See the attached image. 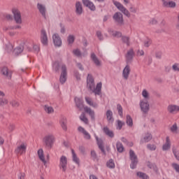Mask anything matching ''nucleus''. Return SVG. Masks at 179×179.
<instances>
[{
  "label": "nucleus",
  "instance_id": "nucleus-1",
  "mask_svg": "<svg viewBox=\"0 0 179 179\" xmlns=\"http://www.w3.org/2000/svg\"><path fill=\"white\" fill-rule=\"evenodd\" d=\"M101 83H99L96 87H94V80L90 74H88L87 78V87L90 89L92 93H94L95 96H100L101 94Z\"/></svg>",
  "mask_w": 179,
  "mask_h": 179
},
{
  "label": "nucleus",
  "instance_id": "nucleus-2",
  "mask_svg": "<svg viewBox=\"0 0 179 179\" xmlns=\"http://www.w3.org/2000/svg\"><path fill=\"white\" fill-rule=\"evenodd\" d=\"M75 103H76V107H78V108L79 109L80 111H82V110H85V113H87V114H89V115L91 117V119L92 120V121H94L95 117H94V110H92V108L85 106L83 104V99H80V98H78L76 97L74 99Z\"/></svg>",
  "mask_w": 179,
  "mask_h": 179
},
{
  "label": "nucleus",
  "instance_id": "nucleus-3",
  "mask_svg": "<svg viewBox=\"0 0 179 179\" xmlns=\"http://www.w3.org/2000/svg\"><path fill=\"white\" fill-rule=\"evenodd\" d=\"M54 142H55V137L52 134L46 135L43 138V143L46 148H48L49 149H51V148H52Z\"/></svg>",
  "mask_w": 179,
  "mask_h": 179
},
{
  "label": "nucleus",
  "instance_id": "nucleus-4",
  "mask_svg": "<svg viewBox=\"0 0 179 179\" xmlns=\"http://www.w3.org/2000/svg\"><path fill=\"white\" fill-rule=\"evenodd\" d=\"M113 3H114L115 6H116V8H117V9L120 10V12L125 15V16H127V17H131V13H129V11L126 9L125 7H124V6L121 4V3L116 1L115 0H113Z\"/></svg>",
  "mask_w": 179,
  "mask_h": 179
},
{
  "label": "nucleus",
  "instance_id": "nucleus-5",
  "mask_svg": "<svg viewBox=\"0 0 179 179\" xmlns=\"http://www.w3.org/2000/svg\"><path fill=\"white\" fill-rule=\"evenodd\" d=\"M129 157L131 161V164L130 165L131 169H136V166L138 165V157L135 154V152H134L132 150H129Z\"/></svg>",
  "mask_w": 179,
  "mask_h": 179
},
{
  "label": "nucleus",
  "instance_id": "nucleus-6",
  "mask_svg": "<svg viewBox=\"0 0 179 179\" xmlns=\"http://www.w3.org/2000/svg\"><path fill=\"white\" fill-rule=\"evenodd\" d=\"M13 18L17 23V24H22V14L20 13V11L17 9H13Z\"/></svg>",
  "mask_w": 179,
  "mask_h": 179
},
{
  "label": "nucleus",
  "instance_id": "nucleus-7",
  "mask_svg": "<svg viewBox=\"0 0 179 179\" xmlns=\"http://www.w3.org/2000/svg\"><path fill=\"white\" fill-rule=\"evenodd\" d=\"M113 17L115 23H117L120 26L124 24V17L122 16V13L117 12L113 15Z\"/></svg>",
  "mask_w": 179,
  "mask_h": 179
},
{
  "label": "nucleus",
  "instance_id": "nucleus-8",
  "mask_svg": "<svg viewBox=\"0 0 179 179\" xmlns=\"http://www.w3.org/2000/svg\"><path fill=\"white\" fill-rule=\"evenodd\" d=\"M66 76H67L66 65L63 64L62 66V73L59 78V81H60V83H62V85H64V83L66 82Z\"/></svg>",
  "mask_w": 179,
  "mask_h": 179
},
{
  "label": "nucleus",
  "instance_id": "nucleus-9",
  "mask_svg": "<svg viewBox=\"0 0 179 179\" xmlns=\"http://www.w3.org/2000/svg\"><path fill=\"white\" fill-rule=\"evenodd\" d=\"M134 57H135V52L134 51V49L131 48L125 55L126 63L131 64L134 59Z\"/></svg>",
  "mask_w": 179,
  "mask_h": 179
},
{
  "label": "nucleus",
  "instance_id": "nucleus-10",
  "mask_svg": "<svg viewBox=\"0 0 179 179\" xmlns=\"http://www.w3.org/2000/svg\"><path fill=\"white\" fill-rule=\"evenodd\" d=\"M52 40L55 47H61L62 45V39L59 36V34H54L52 35Z\"/></svg>",
  "mask_w": 179,
  "mask_h": 179
},
{
  "label": "nucleus",
  "instance_id": "nucleus-11",
  "mask_svg": "<svg viewBox=\"0 0 179 179\" xmlns=\"http://www.w3.org/2000/svg\"><path fill=\"white\" fill-rule=\"evenodd\" d=\"M26 149H27V145L22 143L20 145H18L15 150V153L16 155H23V153H26Z\"/></svg>",
  "mask_w": 179,
  "mask_h": 179
},
{
  "label": "nucleus",
  "instance_id": "nucleus-12",
  "mask_svg": "<svg viewBox=\"0 0 179 179\" xmlns=\"http://www.w3.org/2000/svg\"><path fill=\"white\" fill-rule=\"evenodd\" d=\"M140 107H141V111L144 114H148V113H149V110H150V106L149 103L148 101H140Z\"/></svg>",
  "mask_w": 179,
  "mask_h": 179
},
{
  "label": "nucleus",
  "instance_id": "nucleus-13",
  "mask_svg": "<svg viewBox=\"0 0 179 179\" xmlns=\"http://www.w3.org/2000/svg\"><path fill=\"white\" fill-rule=\"evenodd\" d=\"M68 164V159L65 156L60 157L59 168L62 169L63 171H66V166Z\"/></svg>",
  "mask_w": 179,
  "mask_h": 179
},
{
  "label": "nucleus",
  "instance_id": "nucleus-14",
  "mask_svg": "<svg viewBox=\"0 0 179 179\" xmlns=\"http://www.w3.org/2000/svg\"><path fill=\"white\" fill-rule=\"evenodd\" d=\"M41 41L43 45H48V37L45 29L41 30Z\"/></svg>",
  "mask_w": 179,
  "mask_h": 179
},
{
  "label": "nucleus",
  "instance_id": "nucleus-15",
  "mask_svg": "<svg viewBox=\"0 0 179 179\" xmlns=\"http://www.w3.org/2000/svg\"><path fill=\"white\" fill-rule=\"evenodd\" d=\"M129 73H131V66H129V64H127L122 71V77L124 79H125V80H128Z\"/></svg>",
  "mask_w": 179,
  "mask_h": 179
},
{
  "label": "nucleus",
  "instance_id": "nucleus-16",
  "mask_svg": "<svg viewBox=\"0 0 179 179\" xmlns=\"http://www.w3.org/2000/svg\"><path fill=\"white\" fill-rule=\"evenodd\" d=\"M37 8L38 9V11L40 12L41 15L44 17V19H47V16L45 13H47V8H45V6L38 3L37 4Z\"/></svg>",
  "mask_w": 179,
  "mask_h": 179
},
{
  "label": "nucleus",
  "instance_id": "nucleus-17",
  "mask_svg": "<svg viewBox=\"0 0 179 179\" xmlns=\"http://www.w3.org/2000/svg\"><path fill=\"white\" fill-rule=\"evenodd\" d=\"M82 2L84 6L89 8L90 10H96V6H94V3H93L90 0H82Z\"/></svg>",
  "mask_w": 179,
  "mask_h": 179
},
{
  "label": "nucleus",
  "instance_id": "nucleus-18",
  "mask_svg": "<svg viewBox=\"0 0 179 179\" xmlns=\"http://www.w3.org/2000/svg\"><path fill=\"white\" fill-rule=\"evenodd\" d=\"M152 134L150 133H147L145 134V136L141 139L140 141V145H143V143H148V142H150V141H152Z\"/></svg>",
  "mask_w": 179,
  "mask_h": 179
},
{
  "label": "nucleus",
  "instance_id": "nucleus-19",
  "mask_svg": "<svg viewBox=\"0 0 179 179\" xmlns=\"http://www.w3.org/2000/svg\"><path fill=\"white\" fill-rule=\"evenodd\" d=\"M1 73L7 79H12V72L10 71H9L8 67H3L1 69Z\"/></svg>",
  "mask_w": 179,
  "mask_h": 179
},
{
  "label": "nucleus",
  "instance_id": "nucleus-20",
  "mask_svg": "<svg viewBox=\"0 0 179 179\" xmlns=\"http://www.w3.org/2000/svg\"><path fill=\"white\" fill-rule=\"evenodd\" d=\"M76 13L78 15L83 13V6H82V3H80V1H77L76 3Z\"/></svg>",
  "mask_w": 179,
  "mask_h": 179
},
{
  "label": "nucleus",
  "instance_id": "nucleus-21",
  "mask_svg": "<svg viewBox=\"0 0 179 179\" xmlns=\"http://www.w3.org/2000/svg\"><path fill=\"white\" fill-rule=\"evenodd\" d=\"M95 138L97 142V145L99 146V148L102 152L103 155H106V150H104V145L103 144V140L101 138H99L97 136H95Z\"/></svg>",
  "mask_w": 179,
  "mask_h": 179
},
{
  "label": "nucleus",
  "instance_id": "nucleus-22",
  "mask_svg": "<svg viewBox=\"0 0 179 179\" xmlns=\"http://www.w3.org/2000/svg\"><path fill=\"white\" fill-rule=\"evenodd\" d=\"M167 110L170 113V114L179 113V106L177 105H169L167 108Z\"/></svg>",
  "mask_w": 179,
  "mask_h": 179
},
{
  "label": "nucleus",
  "instance_id": "nucleus-23",
  "mask_svg": "<svg viewBox=\"0 0 179 179\" xmlns=\"http://www.w3.org/2000/svg\"><path fill=\"white\" fill-rule=\"evenodd\" d=\"M38 156L39 160H41L44 166H45L47 164V161H45V157H44V151L43 150V149H39L38 150Z\"/></svg>",
  "mask_w": 179,
  "mask_h": 179
},
{
  "label": "nucleus",
  "instance_id": "nucleus-24",
  "mask_svg": "<svg viewBox=\"0 0 179 179\" xmlns=\"http://www.w3.org/2000/svg\"><path fill=\"white\" fill-rule=\"evenodd\" d=\"M91 59L96 66H101V62L99 60L94 52L91 53Z\"/></svg>",
  "mask_w": 179,
  "mask_h": 179
},
{
  "label": "nucleus",
  "instance_id": "nucleus-25",
  "mask_svg": "<svg viewBox=\"0 0 179 179\" xmlns=\"http://www.w3.org/2000/svg\"><path fill=\"white\" fill-rule=\"evenodd\" d=\"M163 2L164 6L165 8H176V2L171 1H166V0H162Z\"/></svg>",
  "mask_w": 179,
  "mask_h": 179
},
{
  "label": "nucleus",
  "instance_id": "nucleus-26",
  "mask_svg": "<svg viewBox=\"0 0 179 179\" xmlns=\"http://www.w3.org/2000/svg\"><path fill=\"white\" fill-rule=\"evenodd\" d=\"M103 131L104 134H106L107 136H109V138L114 137V132L110 130V129L108 127H104Z\"/></svg>",
  "mask_w": 179,
  "mask_h": 179
},
{
  "label": "nucleus",
  "instance_id": "nucleus-27",
  "mask_svg": "<svg viewBox=\"0 0 179 179\" xmlns=\"http://www.w3.org/2000/svg\"><path fill=\"white\" fill-rule=\"evenodd\" d=\"M106 120L108 122H114V117H113V111H111V110H108L106 111Z\"/></svg>",
  "mask_w": 179,
  "mask_h": 179
},
{
  "label": "nucleus",
  "instance_id": "nucleus-28",
  "mask_svg": "<svg viewBox=\"0 0 179 179\" xmlns=\"http://www.w3.org/2000/svg\"><path fill=\"white\" fill-rule=\"evenodd\" d=\"M171 148V144L170 143V138L167 136L166 138V143L163 145L162 149L163 150H169Z\"/></svg>",
  "mask_w": 179,
  "mask_h": 179
},
{
  "label": "nucleus",
  "instance_id": "nucleus-29",
  "mask_svg": "<svg viewBox=\"0 0 179 179\" xmlns=\"http://www.w3.org/2000/svg\"><path fill=\"white\" fill-rule=\"evenodd\" d=\"M85 101L89 105L91 106V107H94V108H96L97 104L94 103L92 99L89 96H85Z\"/></svg>",
  "mask_w": 179,
  "mask_h": 179
},
{
  "label": "nucleus",
  "instance_id": "nucleus-30",
  "mask_svg": "<svg viewBox=\"0 0 179 179\" xmlns=\"http://www.w3.org/2000/svg\"><path fill=\"white\" fill-rule=\"evenodd\" d=\"M129 40H131L129 36H122V43L126 44L127 47H129L131 45V42L129 41Z\"/></svg>",
  "mask_w": 179,
  "mask_h": 179
},
{
  "label": "nucleus",
  "instance_id": "nucleus-31",
  "mask_svg": "<svg viewBox=\"0 0 179 179\" xmlns=\"http://www.w3.org/2000/svg\"><path fill=\"white\" fill-rule=\"evenodd\" d=\"M23 45H20L14 49L13 53L15 55H19V54H22L23 52Z\"/></svg>",
  "mask_w": 179,
  "mask_h": 179
},
{
  "label": "nucleus",
  "instance_id": "nucleus-32",
  "mask_svg": "<svg viewBox=\"0 0 179 179\" xmlns=\"http://www.w3.org/2000/svg\"><path fill=\"white\" fill-rule=\"evenodd\" d=\"M147 166H148V167H149V169L154 170V171H155V173H157L159 171V169H157V166H156L155 164L148 162H147Z\"/></svg>",
  "mask_w": 179,
  "mask_h": 179
},
{
  "label": "nucleus",
  "instance_id": "nucleus-33",
  "mask_svg": "<svg viewBox=\"0 0 179 179\" xmlns=\"http://www.w3.org/2000/svg\"><path fill=\"white\" fill-rule=\"evenodd\" d=\"M116 148H117V152H119V153H122L124 152V145H122V143L120 141H117L116 143Z\"/></svg>",
  "mask_w": 179,
  "mask_h": 179
},
{
  "label": "nucleus",
  "instance_id": "nucleus-34",
  "mask_svg": "<svg viewBox=\"0 0 179 179\" xmlns=\"http://www.w3.org/2000/svg\"><path fill=\"white\" fill-rule=\"evenodd\" d=\"M44 110L47 114H52V113H54V108L52 106H50L48 105H45Z\"/></svg>",
  "mask_w": 179,
  "mask_h": 179
},
{
  "label": "nucleus",
  "instance_id": "nucleus-35",
  "mask_svg": "<svg viewBox=\"0 0 179 179\" xmlns=\"http://www.w3.org/2000/svg\"><path fill=\"white\" fill-rule=\"evenodd\" d=\"M126 123L129 127H133L134 125V121L132 120V117H131V115H127V117Z\"/></svg>",
  "mask_w": 179,
  "mask_h": 179
},
{
  "label": "nucleus",
  "instance_id": "nucleus-36",
  "mask_svg": "<svg viewBox=\"0 0 179 179\" xmlns=\"http://www.w3.org/2000/svg\"><path fill=\"white\" fill-rule=\"evenodd\" d=\"M67 42L69 45H72V44H73V43L75 42V36L69 35L67 37Z\"/></svg>",
  "mask_w": 179,
  "mask_h": 179
},
{
  "label": "nucleus",
  "instance_id": "nucleus-37",
  "mask_svg": "<svg viewBox=\"0 0 179 179\" xmlns=\"http://www.w3.org/2000/svg\"><path fill=\"white\" fill-rule=\"evenodd\" d=\"M71 153L73 155V161L74 162V163H76V164H79L80 163L79 158H78V156H76V153H75V150H71Z\"/></svg>",
  "mask_w": 179,
  "mask_h": 179
},
{
  "label": "nucleus",
  "instance_id": "nucleus-38",
  "mask_svg": "<svg viewBox=\"0 0 179 179\" xmlns=\"http://www.w3.org/2000/svg\"><path fill=\"white\" fill-rule=\"evenodd\" d=\"M60 124H61V127H62V129L64 131H66L67 127H66V118L63 117L61 120H60Z\"/></svg>",
  "mask_w": 179,
  "mask_h": 179
},
{
  "label": "nucleus",
  "instance_id": "nucleus-39",
  "mask_svg": "<svg viewBox=\"0 0 179 179\" xmlns=\"http://www.w3.org/2000/svg\"><path fill=\"white\" fill-rule=\"evenodd\" d=\"M137 176L142 179H149V176L143 172H137Z\"/></svg>",
  "mask_w": 179,
  "mask_h": 179
},
{
  "label": "nucleus",
  "instance_id": "nucleus-40",
  "mask_svg": "<svg viewBox=\"0 0 179 179\" xmlns=\"http://www.w3.org/2000/svg\"><path fill=\"white\" fill-rule=\"evenodd\" d=\"M80 120H81L85 124H89V120L87 119V117H86V115L85 114V113H83L80 115Z\"/></svg>",
  "mask_w": 179,
  "mask_h": 179
},
{
  "label": "nucleus",
  "instance_id": "nucleus-41",
  "mask_svg": "<svg viewBox=\"0 0 179 179\" xmlns=\"http://www.w3.org/2000/svg\"><path fill=\"white\" fill-rule=\"evenodd\" d=\"M171 132H172L173 134H178V132L177 131H178V127H177V123H175L173 124L172 127H171Z\"/></svg>",
  "mask_w": 179,
  "mask_h": 179
},
{
  "label": "nucleus",
  "instance_id": "nucleus-42",
  "mask_svg": "<svg viewBox=\"0 0 179 179\" xmlns=\"http://www.w3.org/2000/svg\"><path fill=\"white\" fill-rule=\"evenodd\" d=\"M73 54L78 57V58L82 57V52L79 49H75L73 50Z\"/></svg>",
  "mask_w": 179,
  "mask_h": 179
},
{
  "label": "nucleus",
  "instance_id": "nucleus-43",
  "mask_svg": "<svg viewBox=\"0 0 179 179\" xmlns=\"http://www.w3.org/2000/svg\"><path fill=\"white\" fill-rule=\"evenodd\" d=\"M106 166L109 169H114V167H115V164H114V161H113V159H109L106 164Z\"/></svg>",
  "mask_w": 179,
  "mask_h": 179
},
{
  "label": "nucleus",
  "instance_id": "nucleus-44",
  "mask_svg": "<svg viewBox=\"0 0 179 179\" xmlns=\"http://www.w3.org/2000/svg\"><path fill=\"white\" fill-rule=\"evenodd\" d=\"M8 99L5 98H0V106L3 107V106L8 104Z\"/></svg>",
  "mask_w": 179,
  "mask_h": 179
},
{
  "label": "nucleus",
  "instance_id": "nucleus-45",
  "mask_svg": "<svg viewBox=\"0 0 179 179\" xmlns=\"http://www.w3.org/2000/svg\"><path fill=\"white\" fill-rule=\"evenodd\" d=\"M10 104L12 106V107H19V106H20V103H19V102L16 100H13L11 101H10Z\"/></svg>",
  "mask_w": 179,
  "mask_h": 179
},
{
  "label": "nucleus",
  "instance_id": "nucleus-46",
  "mask_svg": "<svg viewBox=\"0 0 179 179\" xmlns=\"http://www.w3.org/2000/svg\"><path fill=\"white\" fill-rule=\"evenodd\" d=\"M53 69L55 72H58L59 71V63L58 62L54 63Z\"/></svg>",
  "mask_w": 179,
  "mask_h": 179
},
{
  "label": "nucleus",
  "instance_id": "nucleus-47",
  "mask_svg": "<svg viewBox=\"0 0 179 179\" xmlns=\"http://www.w3.org/2000/svg\"><path fill=\"white\" fill-rule=\"evenodd\" d=\"M91 157L93 160H99V158H97V154L94 150L91 151Z\"/></svg>",
  "mask_w": 179,
  "mask_h": 179
},
{
  "label": "nucleus",
  "instance_id": "nucleus-48",
  "mask_svg": "<svg viewBox=\"0 0 179 179\" xmlns=\"http://www.w3.org/2000/svg\"><path fill=\"white\" fill-rule=\"evenodd\" d=\"M117 128L121 130L122 129V127H124V125H125V122L121 121V120H117Z\"/></svg>",
  "mask_w": 179,
  "mask_h": 179
},
{
  "label": "nucleus",
  "instance_id": "nucleus-49",
  "mask_svg": "<svg viewBox=\"0 0 179 179\" xmlns=\"http://www.w3.org/2000/svg\"><path fill=\"white\" fill-rule=\"evenodd\" d=\"M117 109L119 115L122 117V106H121L120 104H117Z\"/></svg>",
  "mask_w": 179,
  "mask_h": 179
},
{
  "label": "nucleus",
  "instance_id": "nucleus-50",
  "mask_svg": "<svg viewBox=\"0 0 179 179\" xmlns=\"http://www.w3.org/2000/svg\"><path fill=\"white\" fill-rule=\"evenodd\" d=\"M147 148L149 150H156V145L155 144H148Z\"/></svg>",
  "mask_w": 179,
  "mask_h": 179
},
{
  "label": "nucleus",
  "instance_id": "nucleus-51",
  "mask_svg": "<svg viewBox=\"0 0 179 179\" xmlns=\"http://www.w3.org/2000/svg\"><path fill=\"white\" fill-rule=\"evenodd\" d=\"M172 69L174 71V72H179V64H174L172 66Z\"/></svg>",
  "mask_w": 179,
  "mask_h": 179
},
{
  "label": "nucleus",
  "instance_id": "nucleus-52",
  "mask_svg": "<svg viewBox=\"0 0 179 179\" xmlns=\"http://www.w3.org/2000/svg\"><path fill=\"white\" fill-rule=\"evenodd\" d=\"M142 96L145 99H149V92H148V91L146 90H143L142 92Z\"/></svg>",
  "mask_w": 179,
  "mask_h": 179
},
{
  "label": "nucleus",
  "instance_id": "nucleus-53",
  "mask_svg": "<svg viewBox=\"0 0 179 179\" xmlns=\"http://www.w3.org/2000/svg\"><path fill=\"white\" fill-rule=\"evenodd\" d=\"M113 37L120 38V37H122V34L120 31H115L113 33Z\"/></svg>",
  "mask_w": 179,
  "mask_h": 179
},
{
  "label": "nucleus",
  "instance_id": "nucleus-54",
  "mask_svg": "<svg viewBox=\"0 0 179 179\" xmlns=\"http://www.w3.org/2000/svg\"><path fill=\"white\" fill-rule=\"evenodd\" d=\"M96 36H97L99 40H100V41H103V34H101V31H97Z\"/></svg>",
  "mask_w": 179,
  "mask_h": 179
},
{
  "label": "nucleus",
  "instance_id": "nucleus-55",
  "mask_svg": "<svg viewBox=\"0 0 179 179\" xmlns=\"http://www.w3.org/2000/svg\"><path fill=\"white\" fill-rule=\"evenodd\" d=\"M6 50L8 52H10V51L13 50V45H12L10 43L6 45Z\"/></svg>",
  "mask_w": 179,
  "mask_h": 179
},
{
  "label": "nucleus",
  "instance_id": "nucleus-56",
  "mask_svg": "<svg viewBox=\"0 0 179 179\" xmlns=\"http://www.w3.org/2000/svg\"><path fill=\"white\" fill-rule=\"evenodd\" d=\"M84 135V138H85V139H91V136L90 134L85 130V131H84V133H83Z\"/></svg>",
  "mask_w": 179,
  "mask_h": 179
},
{
  "label": "nucleus",
  "instance_id": "nucleus-57",
  "mask_svg": "<svg viewBox=\"0 0 179 179\" xmlns=\"http://www.w3.org/2000/svg\"><path fill=\"white\" fill-rule=\"evenodd\" d=\"M59 26L61 27L60 32L62 33V34H64V33H65V26L62 23H60Z\"/></svg>",
  "mask_w": 179,
  "mask_h": 179
},
{
  "label": "nucleus",
  "instance_id": "nucleus-58",
  "mask_svg": "<svg viewBox=\"0 0 179 179\" xmlns=\"http://www.w3.org/2000/svg\"><path fill=\"white\" fill-rule=\"evenodd\" d=\"M173 153L176 157V159H177V160L179 161V153H178V151L176 150H173Z\"/></svg>",
  "mask_w": 179,
  "mask_h": 179
},
{
  "label": "nucleus",
  "instance_id": "nucleus-59",
  "mask_svg": "<svg viewBox=\"0 0 179 179\" xmlns=\"http://www.w3.org/2000/svg\"><path fill=\"white\" fill-rule=\"evenodd\" d=\"M155 57L158 59H160L162 58V51H157L155 52Z\"/></svg>",
  "mask_w": 179,
  "mask_h": 179
},
{
  "label": "nucleus",
  "instance_id": "nucleus-60",
  "mask_svg": "<svg viewBox=\"0 0 179 179\" xmlns=\"http://www.w3.org/2000/svg\"><path fill=\"white\" fill-rule=\"evenodd\" d=\"M150 24H157V20L152 18L151 20L149 22Z\"/></svg>",
  "mask_w": 179,
  "mask_h": 179
},
{
  "label": "nucleus",
  "instance_id": "nucleus-61",
  "mask_svg": "<svg viewBox=\"0 0 179 179\" xmlns=\"http://www.w3.org/2000/svg\"><path fill=\"white\" fill-rule=\"evenodd\" d=\"M78 131H79V132H81L82 134H84L85 131H86V130L85 129V128H83V127H78Z\"/></svg>",
  "mask_w": 179,
  "mask_h": 179
},
{
  "label": "nucleus",
  "instance_id": "nucleus-62",
  "mask_svg": "<svg viewBox=\"0 0 179 179\" xmlns=\"http://www.w3.org/2000/svg\"><path fill=\"white\" fill-rule=\"evenodd\" d=\"M6 19H7V20H13V17L10 14H7Z\"/></svg>",
  "mask_w": 179,
  "mask_h": 179
},
{
  "label": "nucleus",
  "instance_id": "nucleus-63",
  "mask_svg": "<svg viewBox=\"0 0 179 179\" xmlns=\"http://www.w3.org/2000/svg\"><path fill=\"white\" fill-rule=\"evenodd\" d=\"M138 55H140L141 57L145 55V52L142 50H138L137 52Z\"/></svg>",
  "mask_w": 179,
  "mask_h": 179
},
{
  "label": "nucleus",
  "instance_id": "nucleus-64",
  "mask_svg": "<svg viewBox=\"0 0 179 179\" xmlns=\"http://www.w3.org/2000/svg\"><path fill=\"white\" fill-rule=\"evenodd\" d=\"M9 131L12 132L13 131H15V124H10L8 127Z\"/></svg>",
  "mask_w": 179,
  "mask_h": 179
}]
</instances>
